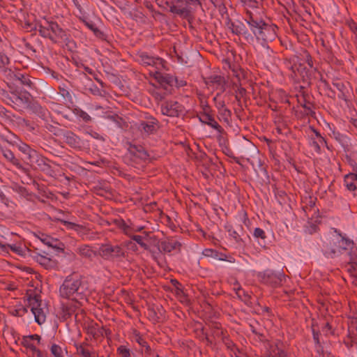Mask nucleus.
<instances>
[{
  "instance_id": "nucleus-1",
  "label": "nucleus",
  "mask_w": 357,
  "mask_h": 357,
  "mask_svg": "<svg viewBox=\"0 0 357 357\" xmlns=\"http://www.w3.org/2000/svg\"><path fill=\"white\" fill-rule=\"evenodd\" d=\"M88 287L81 275L72 274L66 278L59 288V296L74 302L86 298Z\"/></svg>"
},
{
  "instance_id": "nucleus-2",
  "label": "nucleus",
  "mask_w": 357,
  "mask_h": 357,
  "mask_svg": "<svg viewBox=\"0 0 357 357\" xmlns=\"http://www.w3.org/2000/svg\"><path fill=\"white\" fill-rule=\"evenodd\" d=\"M290 70L292 73L291 75V77L299 79L298 75L300 76L303 83L305 85L302 86L303 88L310 86L312 84L313 80L318 79L319 77H320L321 80L324 83L325 86H327L328 85L326 80H322L321 75L317 68H309L301 61L292 65L290 67Z\"/></svg>"
},
{
  "instance_id": "nucleus-3",
  "label": "nucleus",
  "mask_w": 357,
  "mask_h": 357,
  "mask_svg": "<svg viewBox=\"0 0 357 357\" xmlns=\"http://www.w3.org/2000/svg\"><path fill=\"white\" fill-rule=\"evenodd\" d=\"M40 36L49 38L54 43L58 42L59 39L66 40V31L54 21H46L45 24H39L36 28Z\"/></svg>"
},
{
  "instance_id": "nucleus-4",
  "label": "nucleus",
  "mask_w": 357,
  "mask_h": 357,
  "mask_svg": "<svg viewBox=\"0 0 357 357\" xmlns=\"http://www.w3.org/2000/svg\"><path fill=\"white\" fill-rule=\"evenodd\" d=\"M98 255L107 261L119 260L125 257V251L119 245L110 243L102 244L98 251Z\"/></svg>"
},
{
  "instance_id": "nucleus-5",
  "label": "nucleus",
  "mask_w": 357,
  "mask_h": 357,
  "mask_svg": "<svg viewBox=\"0 0 357 357\" xmlns=\"http://www.w3.org/2000/svg\"><path fill=\"white\" fill-rule=\"evenodd\" d=\"M29 306L31 307V311L34 315V319L39 325H42L46 320V312L45 307H43L42 301L39 295H29L27 298Z\"/></svg>"
},
{
  "instance_id": "nucleus-6",
  "label": "nucleus",
  "mask_w": 357,
  "mask_h": 357,
  "mask_svg": "<svg viewBox=\"0 0 357 357\" xmlns=\"http://www.w3.org/2000/svg\"><path fill=\"white\" fill-rule=\"evenodd\" d=\"M160 107L162 114L169 117H180L185 114V107L176 100H164Z\"/></svg>"
},
{
  "instance_id": "nucleus-7",
  "label": "nucleus",
  "mask_w": 357,
  "mask_h": 357,
  "mask_svg": "<svg viewBox=\"0 0 357 357\" xmlns=\"http://www.w3.org/2000/svg\"><path fill=\"white\" fill-rule=\"evenodd\" d=\"M257 278L261 283L269 285L272 287H277L282 284L284 275L282 273H275L271 270H266L259 272Z\"/></svg>"
},
{
  "instance_id": "nucleus-8",
  "label": "nucleus",
  "mask_w": 357,
  "mask_h": 357,
  "mask_svg": "<svg viewBox=\"0 0 357 357\" xmlns=\"http://www.w3.org/2000/svg\"><path fill=\"white\" fill-rule=\"evenodd\" d=\"M38 249L36 250H32L30 249L27 250L28 255L31 257L33 259H34L36 262H38L40 265L44 267L45 269H52L56 266V261L54 259H52L50 257H48V253L45 251H42L41 252H37Z\"/></svg>"
},
{
  "instance_id": "nucleus-9",
  "label": "nucleus",
  "mask_w": 357,
  "mask_h": 357,
  "mask_svg": "<svg viewBox=\"0 0 357 357\" xmlns=\"http://www.w3.org/2000/svg\"><path fill=\"white\" fill-rule=\"evenodd\" d=\"M137 56L138 62L142 65L155 67L158 70L165 68V61L162 58L152 56L145 52H139Z\"/></svg>"
},
{
  "instance_id": "nucleus-10",
  "label": "nucleus",
  "mask_w": 357,
  "mask_h": 357,
  "mask_svg": "<svg viewBox=\"0 0 357 357\" xmlns=\"http://www.w3.org/2000/svg\"><path fill=\"white\" fill-rule=\"evenodd\" d=\"M31 95L28 91L14 90L12 91V106L15 109L26 108L30 100Z\"/></svg>"
},
{
  "instance_id": "nucleus-11",
  "label": "nucleus",
  "mask_w": 357,
  "mask_h": 357,
  "mask_svg": "<svg viewBox=\"0 0 357 357\" xmlns=\"http://www.w3.org/2000/svg\"><path fill=\"white\" fill-rule=\"evenodd\" d=\"M159 128V121L153 116L146 117V121H142L138 129L142 135L149 136L155 134Z\"/></svg>"
},
{
  "instance_id": "nucleus-12",
  "label": "nucleus",
  "mask_w": 357,
  "mask_h": 357,
  "mask_svg": "<svg viewBox=\"0 0 357 357\" xmlns=\"http://www.w3.org/2000/svg\"><path fill=\"white\" fill-rule=\"evenodd\" d=\"M128 152L133 160L138 162H147L150 161V155L142 145L130 144Z\"/></svg>"
},
{
  "instance_id": "nucleus-13",
  "label": "nucleus",
  "mask_w": 357,
  "mask_h": 357,
  "mask_svg": "<svg viewBox=\"0 0 357 357\" xmlns=\"http://www.w3.org/2000/svg\"><path fill=\"white\" fill-rule=\"evenodd\" d=\"M322 252L327 258L333 259L341 255L336 238H331L325 241L323 244Z\"/></svg>"
},
{
  "instance_id": "nucleus-14",
  "label": "nucleus",
  "mask_w": 357,
  "mask_h": 357,
  "mask_svg": "<svg viewBox=\"0 0 357 357\" xmlns=\"http://www.w3.org/2000/svg\"><path fill=\"white\" fill-rule=\"evenodd\" d=\"M247 17L245 22L250 26V32L254 36V39H257L259 35H260L261 28L263 27L262 24H265V22L261 19L255 17L251 12L247 11Z\"/></svg>"
},
{
  "instance_id": "nucleus-15",
  "label": "nucleus",
  "mask_w": 357,
  "mask_h": 357,
  "mask_svg": "<svg viewBox=\"0 0 357 357\" xmlns=\"http://www.w3.org/2000/svg\"><path fill=\"white\" fill-rule=\"evenodd\" d=\"M155 245L161 253H169L173 250L180 251L181 244L176 240L167 239L164 241H157Z\"/></svg>"
},
{
  "instance_id": "nucleus-16",
  "label": "nucleus",
  "mask_w": 357,
  "mask_h": 357,
  "mask_svg": "<svg viewBox=\"0 0 357 357\" xmlns=\"http://www.w3.org/2000/svg\"><path fill=\"white\" fill-rule=\"evenodd\" d=\"M64 142L70 148L81 150L84 147V141L75 133L70 130H66L63 134Z\"/></svg>"
},
{
  "instance_id": "nucleus-17",
  "label": "nucleus",
  "mask_w": 357,
  "mask_h": 357,
  "mask_svg": "<svg viewBox=\"0 0 357 357\" xmlns=\"http://www.w3.org/2000/svg\"><path fill=\"white\" fill-rule=\"evenodd\" d=\"M229 28L233 33L237 36L242 35L248 42H254V36H252L243 22L239 21L231 22Z\"/></svg>"
},
{
  "instance_id": "nucleus-18",
  "label": "nucleus",
  "mask_w": 357,
  "mask_h": 357,
  "mask_svg": "<svg viewBox=\"0 0 357 357\" xmlns=\"http://www.w3.org/2000/svg\"><path fill=\"white\" fill-rule=\"evenodd\" d=\"M263 27L261 28L260 35L257 37V40H261L263 43H268L275 39L277 26L265 22L262 24Z\"/></svg>"
},
{
  "instance_id": "nucleus-19",
  "label": "nucleus",
  "mask_w": 357,
  "mask_h": 357,
  "mask_svg": "<svg viewBox=\"0 0 357 357\" xmlns=\"http://www.w3.org/2000/svg\"><path fill=\"white\" fill-rule=\"evenodd\" d=\"M205 84L208 86H212L213 89L219 91L218 93H222L226 89V81L223 76L211 75L204 80Z\"/></svg>"
},
{
  "instance_id": "nucleus-20",
  "label": "nucleus",
  "mask_w": 357,
  "mask_h": 357,
  "mask_svg": "<svg viewBox=\"0 0 357 357\" xmlns=\"http://www.w3.org/2000/svg\"><path fill=\"white\" fill-rule=\"evenodd\" d=\"M50 160L41 155L37 156L35 160L38 168L40 171L44 172L45 174L52 176L54 174V171L52 166L50 165Z\"/></svg>"
},
{
  "instance_id": "nucleus-21",
  "label": "nucleus",
  "mask_w": 357,
  "mask_h": 357,
  "mask_svg": "<svg viewBox=\"0 0 357 357\" xmlns=\"http://www.w3.org/2000/svg\"><path fill=\"white\" fill-rule=\"evenodd\" d=\"M199 121L217 130L219 134H222L224 132V129L218 124L214 117L208 113L204 112L202 114L199 116Z\"/></svg>"
},
{
  "instance_id": "nucleus-22",
  "label": "nucleus",
  "mask_w": 357,
  "mask_h": 357,
  "mask_svg": "<svg viewBox=\"0 0 357 357\" xmlns=\"http://www.w3.org/2000/svg\"><path fill=\"white\" fill-rule=\"evenodd\" d=\"M26 109H28L41 119L46 117L47 109L43 107L36 100H32V98L26 107Z\"/></svg>"
},
{
  "instance_id": "nucleus-23",
  "label": "nucleus",
  "mask_w": 357,
  "mask_h": 357,
  "mask_svg": "<svg viewBox=\"0 0 357 357\" xmlns=\"http://www.w3.org/2000/svg\"><path fill=\"white\" fill-rule=\"evenodd\" d=\"M154 77L155 79L158 80V82L160 83V84L163 87L165 90H167L166 85L170 86H174V82L176 80V77L169 74L163 75L158 71H155L154 74Z\"/></svg>"
},
{
  "instance_id": "nucleus-24",
  "label": "nucleus",
  "mask_w": 357,
  "mask_h": 357,
  "mask_svg": "<svg viewBox=\"0 0 357 357\" xmlns=\"http://www.w3.org/2000/svg\"><path fill=\"white\" fill-rule=\"evenodd\" d=\"M0 151L2 153L3 157L17 169L24 170L25 168L20 163L19 159L15 158L14 153L8 149L0 147Z\"/></svg>"
},
{
  "instance_id": "nucleus-25",
  "label": "nucleus",
  "mask_w": 357,
  "mask_h": 357,
  "mask_svg": "<svg viewBox=\"0 0 357 357\" xmlns=\"http://www.w3.org/2000/svg\"><path fill=\"white\" fill-rule=\"evenodd\" d=\"M84 25L90 29L94 34L96 37L98 38L105 40L107 36L106 34L101 31L92 21H89L85 19H81Z\"/></svg>"
},
{
  "instance_id": "nucleus-26",
  "label": "nucleus",
  "mask_w": 357,
  "mask_h": 357,
  "mask_svg": "<svg viewBox=\"0 0 357 357\" xmlns=\"http://www.w3.org/2000/svg\"><path fill=\"white\" fill-rule=\"evenodd\" d=\"M13 79L19 81L22 85L25 86L29 89H32L34 86V84L31 80L29 75L27 74L17 72L13 75Z\"/></svg>"
},
{
  "instance_id": "nucleus-27",
  "label": "nucleus",
  "mask_w": 357,
  "mask_h": 357,
  "mask_svg": "<svg viewBox=\"0 0 357 357\" xmlns=\"http://www.w3.org/2000/svg\"><path fill=\"white\" fill-rule=\"evenodd\" d=\"M338 234L340 236V238H337L336 240L337 241L338 246L342 254L343 251L351 249L354 245V242L350 239L345 238L344 236H342L340 232L338 233Z\"/></svg>"
},
{
  "instance_id": "nucleus-28",
  "label": "nucleus",
  "mask_w": 357,
  "mask_h": 357,
  "mask_svg": "<svg viewBox=\"0 0 357 357\" xmlns=\"http://www.w3.org/2000/svg\"><path fill=\"white\" fill-rule=\"evenodd\" d=\"M102 328L98 324L91 322L86 327V331L88 335H91L94 339H98L102 335Z\"/></svg>"
},
{
  "instance_id": "nucleus-29",
  "label": "nucleus",
  "mask_w": 357,
  "mask_h": 357,
  "mask_svg": "<svg viewBox=\"0 0 357 357\" xmlns=\"http://www.w3.org/2000/svg\"><path fill=\"white\" fill-rule=\"evenodd\" d=\"M77 253L86 259H92L93 257H95L98 255V252L93 251L89 245H84L77 248Z\"/></svg>"
},
{
  "instance_id": "nucleus-30",
  "label": "nucleus",
  "mask_w": 357,
  "mask_h": 357,
  "mask_svg": "<svg viewBox=\"0 0 357 357\" xmlns=\"http://www.w3.org/2000/svg\"><path fill=\"white\" fill-rule=\"evenodd\" d=\"M80 306V301L75 302L73 305H63L62 307V312L63 314V317L65 319L69 318L73 313H75L76 309L79 308Z\"/></svg>"
},
{
  "instance_id": "nucleus-31",
  "label": "nucleus",
  "mask_w": 357,
  "mask_h": 357,
  "mask_svg": "<svg viewBox=\"0 0 357 357\" xmlns=\"http://www.w3.org/2000/svg\"><path fill=\"white\" fill-rule=\"evenodd\" d=\"M186 6L184 8L190 10V17L192 13L195 12L198 8L202 9V4L199 0H184Z\"/></svg>"
},
{
  "instance_id": "nucleus-32",
  "label": "nucleus",
  "mask_w": 357,
  "mask_h": 357,
  "mask_svg": "<svg viewBox=\"0 0 357 357\" xmlns=\"http://www.w3.org/2000/svg\"><path fill=\"white\" fill-rule=\"evenodd\" d=\"M59 221L67 229H72L77 232H82L85 227L83 225H78L72 222H69L65 220L59 219Z\"/></svg>"
},
{
  "instance_id": "nucleus-33",
  "label": "nucleus",
  "mask_w": 357,
  "mask_h": 357,
  "mask_svg": "<svg viewBox=\"0 0 357 357\" xmlns=\"http://www.w3.org/2000/svg\"><path fill=\"white\" fill-rule=\"evenodd\" d=\"M222 341L224 343V344L226 346L227 349L232 351L235 356V357L237 356V352H240L239 349L237 348L236 344L233 342L231 340L229 339L227 336H223L222 337Z\"/></svg>"
},
{
  "instance_id": "nucleus-34",
  "label": "nucleus",
  "mask_w": 357,
  "mask_h": 357,
  "mask_svg": "<svg viewBox=\"0 0 357 357\" xmlns=\"http://www.w3.org/2000/svg\"><path fill=\"white\" fill-rule=\"evenodd\" d=\"M169 11L184 18L190 17V10L188 8H178L177 6L172 5L169 6Z\"/></svg>"
},
{
  "instance_id": "nucleus-35",
  "label": "nucleus",
  "mask_w": 357,
  "mask_h": 357,
  "mask_svg": "<svg viewBox=\"0 0 357 357\" xmlns=\"http://www.w3.org/2000/svg\"><path fill=\"white\" fill-rule=\"evenodd\" d=\"M149 93L151 94L158 105H160V102H163L166 96V93L161 92L158 89H150Z\"/></svg>"
},
{
  "instance_id": "nucleus-36",
  "label": "nucleus",
  "mask_w": 357,
  "mask_h": 357,
  "mask_svg": "<svg viewBox=\"0 0 357 357\" xmlns=\"http://www.w3.org/2000/svg\"><path fill=\"white\" fill-rule=\"evenodd\" d=\"M298 102H300L301 106L305 109V112L307 115L312 116L315 114L313 111L314 105L311 102L306 100L304 97L302 100H298Z\"/></svg>"
},
{
  "instance_id": "nucleus-37",
  "label": "nucleus",
  "mask_w": 357,
  "mask_h": 357,
  "mask_svg": "<svg viewBox=\"0 0 357 357\" xmlns=\"http://www.w3.org/2000/svg\"><path fill=\"white\" fill-rule=\"evenodd\" d=\"M218 118L220 121H224L227 123H229L231 117V112L227 107H225V109L220 110L219 112H218Z\"/></svg>"
},
{
  "instance_id": "nucleus-38",
  "label": "nucleus",
  "mask_w": 357,
  "mask_h": 357,
  "mask_svg": "<svg viewBox=\"0 0 357 357\" xmlns=\"http://www.w3.org/2000/svg\"><path fill=\"white\" fill-rule=\"evenodd\" d=\"M28 312L27 307L22 304L16 305L15 309L10 311V314L15 317H23Z\"/></svg>"
},
{
  "instance_id": "nucleus-39",
  "label": "nucleus",
  "mask_w": 357,
  "mask_h": 357,
  "mask_svg": "<svg viewBox=\"0 0 357 357\" xmlns=\"http://www.w3.org/2000/svg\"><path fill=\"white\" fill-rule=\"evenodd\" d=\"M116 223L117 226L123 230V233L127 236H130L132 233V228L128 226L123 220H116Z\"/></svg>"
},
{
  "instance_id": "nucleus-40",
  "label": "nucleus",
  "mask_w": 357,
  "mask_h": 357,
  "mask_svg": "<svg viewBox=\"0 0 357 357\" xmlns=\"http://www.w3.org/2000/svg\"><path fill=\"white\" fill-rule=\"evenodd\" d=\"M73 113L75 114L79 118H81L86 123H88L91 121V116L86 112L83 111L80 108H75L73 109Z\"/></svg>"
},
{
  "instance_id": "nucleus-41",
  "label": "nucleus",
  "mask_w": 357,
  "mask_h": 357,
  "mask_svg": "<svg viewBox=\"0 0 357 357\" xmlns=\"http://www.w3.org/2000/svg\"><path fill=\"white\" fill-rule=\"evenodd\" d=\"M349 268L347 269L348 272L350 273V275L352 278H354L353 282H357V275L354 273L356 268L357 267V262L351 259L349 262Z\"/></svg>"
},
{
  "instance_id": "nucleus-42",
  "label": "nucleus",
  "mask_w": 357,
  "mask_h": 357,
  "mask_svg": "<svg viewBox=\"0 0 357 357\" xmlns=\"http://www.w3.org/2000/svg\"><path fill=\"white\" fill-rule=\"evenodd\" d=\"M84 345H88L86 343H83L80 344H75V347L77 349V351L79 354L82 355L84 357H91V352L84 348Z\"/></svg>"
},
{
  "instance_id": "nucleus-43",
  "label": "nucleus",
  "mask_w": 357,
  "mask_h": 357,
  "mask_svg": "<svg viewBox=\"0 0 357 357\" xmlns=\"http://www.w3.org/2000/svg\"><path fill=\"white\" fill-rule=\"evenodd\" d=\"M129 237L134 241H135L136 243H137L141 248H144V250H148L149 249V246L148 245L144 242V237L142 236H139V235H134V234H132V233L130 234V236H129Z\"/></svg>"
},
{
  "instance_id": "nucleus-44",
  "label": "nucleus",
  "mask_w": 357,
  "mask_h": 357,
  "mask_svg": "<svg viewBox=\"0 0 357 357\" xmlns=\"http://www.w3.org/2000/svg\"><path fill=\"white\" fill-rule=\"evenodd\" d=\"M301 56L303 59H301V61H303L305 63H307L309 68H316L314 67L312 58L307 51H304Z\"/></svg>"
},
{
  "instance_id": "nucleus-45",
  "label": "nucleus",
  "mask_w": 357,
  "mask_h": 357,
  "mask_svg": "<svg viewBox=\"0 0 357 357\" xmlns=\"http://www.w3.org/2000/svg\"><path fill=\"white\" fill-rule=\"evenodd\" d=\"M38 238L44 244L48 245L49 247H54L53 245V242L56 240L54 239L52 237L45 234H41V235Z\"/></svg>"
},
{
  "instance_id": "nucleus-46",
  "label": "nucleus",
  "mask_w": 357,
  "mask_h": 357,
  "mask_svg": "<svg viewBox=\"0 0 357 357\" xmlns=\"http://www.w3.org/2000/svg\"><path fill=\"white\" fill-rule=\"evenodd\" d=\"M50 351L54 357H63L62 348L56 344L51 346Z\"/></svg>"
},
{
  "instance_id": "nucleus-47",
  "label": "nucleus",
  "mask_w": 357,
  "mask_h": 357,
  "mask_svg": "<svg viewBox=\"0 0 357 357\" xmlns=\"http://www.w3.org/2000/svg\"><path fill=\"white\" fill-rule=\"evenodd\" d=\"M0 95L1 96L2 100L7 103L8 105H12V91L10 93L4 89H1L0 91Z\"/></svg>"
},
{
  "instance_id": "nucleus-48",
  "label": "nucleus",
  "mask_w": 357,
  "mask_h": 357,
  "mask_svg": "<svg viewBox=\"0 0 357 357\" xmlns=\"http://www.w3.org/2000/svg\"><path fill=\"white\" fill-rule=\"evenodd\" d=\"M220 94L221 93H218L216 96L213 98V101L215 102L218 112L227 107L225 101L219 99Z\"/></svg>"
},
{
  "instance_id": "nucleus-49",
  "label": "nucleus",
  "mask_w": 357,
  "mask_h": 357,
  "mask_svg": "<svg viewBox=\"0 0 357 357\" xmlns=\"http://www.w3.org/2000/svg\"><path fill=\"white\" fill-rule=\"evenodd\" d=\"M117 353L119 355V357H131L130 349L123 345H121L118 347Z\"/></svg>"
},
{
  "instance_id": "nucleus-50",
  "label": "nucleus",
  "mask_w": 357,
  "mask_h": 357,
  "mask_svg": "<svg viewBox=\"0 0 357 357\" xmlns=\"http://www.w3.org/2000/svg\"><path fill=\"white\" fill-rule=\"evenodd\" d=\"M136 341L141 347H142L145 349V352L146 354L151 353V347H149L147 342L143 337H142L141 336H138L136 339Z\"/></svg>"
},
{
  "instance_id": "nucleus-51",
  "label": "nucleus",
  "mask_w": 357,
  "mask_h": 357,
  "mask_svg": "<svg viewBox=\"0 0 357 357\" xmlns=\"http://www.w3.org/2000/svg\"><path fill=\"white\" fill-rule=\"evenodd\" d=\"M10 63V59L4 53L0 52V68H6V67Z\"/></svg>"
},
{
  "instance_id": "nucleus-52",
  "label": "nucleus",
  "mask_w": 357,
  "mask_h": 357,
  "mask_svg": "<svg viewBox=\"0 0 357 357\" xmlns=\"http://www.w3.org/2000/svg\"><path fill=\"white\" fill-rule=\"evenodd\" d=\"M38 155H39L38 154V153L34 149H31V151L27 152L26 154V163L27 164L31 163L33 162V158L36 159L37 156H38Z\"/></svg>"
},
{
  "instance_id": "nucleus-53",
  "label": "nucleus",
  "mask_w": 357,
  "mask_h": 357,
  "mask_svg": "<svg viewBox=\"0 0 357 357\" xmlns=\"http://www.w3.org/2000/svg\"><path fill=\"white\" fill-rule=\"evenodd\" d=\"M333 85L339 91V92L347 91V88L344 84L338 79L333 82Z\"/></svg>"
},
{
  "instance_id": "nucleus-54",
  "label": "nucleus",
  "mask_w": 357,
  "mask_h": 357,
  "mask_svg": "<svg viewBox=\"0 0 357 357\" xmlns=\"http://www.w3.org/2000/svg\"><path fill=\"white\" fill-rule=\"evenodd\" d=\"M312 130L315 135V137H316L315 139H319V142H321V144H325V146L327 147V149H329V147L328 146L327 142H326V139L324 137H322L321 135V134L319 133V132H318L316 129L312 128Z\"/></svg>"
},
{
  "instance_id": "nucleus-55",
  "label": "nucleus",
  "mask_w": 357,
  "mask_h": 357,
  "mask_svg": "<svg viewBox=\"0 0 357 357\" xmlns=\"http://www.w3.org/2000/svg\"><path fill=\"white\" fill-rule=\"evenodd\" d=\"M350 178H346V176L344 177V184L347 187V188L350 190V191H355L356 192V185L354 183V181H349Z\"/></svg>"
},
{
  "instance_id": "nucleus-56",
  "label": "nucleus",
  "mask_w": 357,
  "mask_h": 357,
  "mask_svg": "<svg viewBox=\"0 0 357 357\" xmlns=\"http://www.w3.org/2000/svg\"><path fill=\"white\" fill-rule=\"evenodd\" d=\"M241 3H243L244 6H248L250 8H257L258 7V1L256 0H239Z\"/></svg>"
},
{
  "instance_id": "nucleus-57",
  "label": "nucleus",
  "mask_w": 357,
  "mask_h": 357,
  "mask_svg": "<svg viewBox=\"0 0 357 357\" xmlns=\"http://www.w3.org/2000/svg\"><path fill=\"white\" fill-rule=\"evenodd\" d=\"M59 93L61 95V96L64 98L68 99L69 101L71 102L72 101V96H71V93L69 92V91L63 87H59Z\"/></svg>"
},
{
  "instance_id": "nucleus-58",
  "label": "nucleus",
  "mask_w": 357,
  "mask_h": 357,
  "mask_svg": "<svg viewBox=\"0 0 357 357\" xmlns=\"http://www.w3.org/2000/svg\"><path fill=\"white\" fill-rule=\"evenodd\" d=\"M227 231L229 236L233 237L236 242L240 241L241 238L238 233L236 230L233 229L231 227H229L227 229Z\"/></svg>"
},
{
  "instance_id": "nucleus-59",
  "label": "nucleus",
  "mask_w": 357,
  "mask_h": 357,
  "mask_svg": "<svg viewBox=\"0 0 357 357\" xmlns=\"http://www.w3.org/2000/svg\"><path fill=\"white\" fill-rule=\"evenodd\" d=\"M236 293L240 298H243V297L246 298H249V295L241 287H238L237 289H235Z\"/></svg>"
},
{
  "instance_id": "nucleus-60",
  "label": "nucleus",
  "mask_w": 357,
  "mask_h": 357,
  "mask_svg": "<svg viewBox=\"0 0 357 357\" xmlns=\"http://www.w3.org/2000/svg\"><path fill=\"white\" fill-rule=\"evenodd\" d=\"M21 344L22 346H24V347L29 349V347H31L33 344L32 343V340L31 339H29L28 337V335L27 336H24L22 337V342H21Z\"/></svg>"
},
{
  "instance_id": "nucleus-61",
  "label": "nucleus",
  "mask_w": 357,
  "mask_h": 357,
  "mask_svg": "<svg viewBox=\"0 0 357 357\" xmlns=\"http://www.w3.org/2000/svg\"><path fill=\"white\" fill-rule=\"evenodd\" d=\"M254 236L256 238H261L262 239L266 238V235L264 231L261 228H255L254 231Z\"/></svg>"
},
{
  "instance_id": "nucleus-62",
  "label": "nucleus",
  "mask_w": 357,
  "mask_h": 357,
  "mask_svg": "<svg viewBox=\"0 0 357 357\" xmlns=\"http://www.w3.org/2000/svg\"><path fill=\"white\" fill-rule=\"evenodd\" d=\"M333 135L334 138L340 143L343 144L345 142L346 137L344 135L340 133L339 132L333 131Z\"/></svg>"
},
{
  "instance_id": "nucleus-63",
  "label": "nucleus",
  "mask_w": 357,
  "mask_h": 357,
  "mask_svg": "<svg viewBox=\"0 0 357 357\" xmlns=\"http://www.w3.org/2000/svg\"><path fill=\"white\" fill-rule=\"evenodd\" d=\"M312 141L311 145L314 148L315 151L317 153H320L321 145H322V144H321V142H319V139H317L314 138H312Z\"/></svg>"
},
{
  "instance_id": "nucleus-64",
  "label": "nucleus",
  "mask_w": 357,
  "mask_h": 357,
  "mask_svg": "<svg viewBox=\"0 0 357 357\" xmlns=\"http://www.w3.org/2000/svg\"><path fill=\"white\" fill-rule=\"evenodd\" d=\"M236 92V98L237 100L239 101L240 99L245 95L246 90L243 87H239V88H238V89Z\"/></svg>"
}]
</instances>
